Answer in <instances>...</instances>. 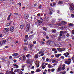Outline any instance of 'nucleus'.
<instances>
[{
    "label": "nucleus",
    "mask_w": 74,
    "mask_h": 74,
    "mask_svg": "<svg viewBox=\"0 0 74 74\" xmlns=\"http://www.w3.org/2000/svg\"><path fill=\"white\" fill-rule=\"evenodd\" d=\"M56 46L57 47H63L62 44L60 43L58 44V45H56Z\"/></svg>",
    "instance_id": "9"
},
{
    "label": "nucleus",
    "mask_w": 74,
    "mask_h": 74,
    "mask_svg": "<svg viewBox=\"0 0 74 74\" xmlns=\"http://www.w3.org/2000/svg\"><path fill=\"white\" fill-rule=\"evenodd\" d=\"M14 29V26H12L10 27V31H12V30H13Z\"/></svg>",
    "instance_id": "26"
},
{
    "label": "nucleus",
    "mask_w": 74,
    "mask_h": 74,
    "mask_svg": "<svg viewBox=\"0 0 74 74\" xmlns=\"http://www.w3.org/2000/svg\"><path fill=\"white\" fill-rule=\"evenodd\" d=\"M30 30V28H25V31L26 32H29V31Z\"/></svg>",
    "instance_id": "22"
},
{
    "label": "nucleus",
    "mask_w": 74,
    "mask_h": 74,
    "mask_svg": "<svg viewBox=\"0 0 74 74\" xmlns=\"http://www.w3.org/2000/svg\"><path fill=\"white\" fill-rule=\"evenodd\" d=\"M12 59V57L10 56L9 58V59Z\"/></svg>",
    "instance_id": "52"
},
{
    "label": "nucleus",
    "mask_w": 74,
    "mask_h": 74,
    "mask_svg": "<svg viewBox=\"0 0 74 74\" xmlns=\"http://www.w3.org/2000/svg\"><path fill=\"white\" fill-rule=\"evenodd\" d=\"M46 34H47V32H43V35L44 36H46Z\"/></svg>",
    "instance_id": "33"
},
{
    "label": "nucleus",
    "mask_w": 74,
    "mask_h": 74,
    "mask_svg": "<svg viewBox=\"0 0 74 74\" xmlns=\"http://www.w3.org/2000/svg\"><path fill=\"white\" fill-rule=\"evenodd\" d=\"M43 29L44 30H45V31H47V28L43 27Z\"/></svg>",
    "instance_id": "37"
},
{
    "label": "nucleus",
    "mask_w": 74,
    "mask_h": 74,
    "mask_svg": "<svg viewBox=\"0 0 74 74\" xmlns=\"http://www.w3.org/2000/svg\"><path fill=\"white\" fill-rule=\"evenodd\" d=\"M45 67H46V66L45 65V64L44 63H42V68L43 69H44Z\"/></svg>",
    "instance_id": "10"
},
{
    "label": "nucleus",
    "mask_w": 74,
    "mask_h": 74,
    "mask_svg": "<svg viewBox=\"0 0 74 74\" xmlns=\"http://www.w3.org/2000/svg\"><path fill=\"white\" fill-rule=\"evenodd\" d=\"M61 70V68L59 67L58 69V70H57V72H59V71H60Z\"/></svg>",
    "instance_id": "27"
},
{
    "label": "nucleus",
    "mask_w": 74,
    "mask_h": 74,
    "mask_svg": "<svg viewBox=\"0 0 74 74\" xmlns=\"http://www.w3.org/2000/svg\"><path fill=\"white\" fill-rule=\"evenodd\" d=\"M45 21H46V22H48L49 20L47 17H45Z\"/></svg>",
    "instance_id": "24"
},
{
    "label": "nucleus",
    "mask_w": 74,
    "mask_h": 74,
    "mask_svg": "<svg viewBox=\"0 0 74 74\" xmlns=\"http://www.w3.org/2000/svg\"><path fill=\"white\" fill-rule=\"evenodd\" d=\"M38 53H37V54H36L34 56V58L35 59H37L38 58Z\"/></svg>",
    "instance_id": "15"
},
{
    "label": "nucleus",
    "mask_w": 74,
    "mask_h": 74,
    "mask_svg": "<svg viewBox=\"0 0 74 74\" xmlns=\"http://www.w3.org/2000/svg\"><path fill=\"white\" fill-rule=\"evenodd\" d=\"M3 41H1L0 42V45H1V46H2V45H3Z\"/></svg>",
    "instance_id": "39"
},
{
    "label": "nucleus",
    "mask_w": 74,
    "mask_h": 74,
    "mask_svg": "<svg viewBox=\"0 0 74 74\" xmlns=\"http://www.w3.org/2000/svg\"><path fill=\"white\" fill-rule=\"evenodd\" d=\"M25 65L24 64H22L21 66V67L22 68H24V67H25Z\"/></svg>",
    "instance_id": "49"
},
{
    "label": "nucleus",
    "mask_w": 74,
    "mask_h": 74,
    "mask_svg": "<svg viewBox=\"0 0 74 74\" xmlns=\"http://www.w3.org/2000/svg\"><path fill=\"white\" fill-rule=\"evenodd\" d=\"M69 9L71 11H73L74 10V6L73 7H72V6H71V7L69 8Z\"/></svg>",
    "instance_id": "21"
},
{
    "label": "nucleus",
    "mask_w": 74,
    "mask_h": 74,
    "mask_svg": "<svg viewBox=\"0 0 74 74\" xmlns=\"http://www.w3.org/2000/svg\"><path fill=\"white\" fill-rule=\"evenodd\" d=\"M56 49L55 48H53L52 49V51H56Z\"/></svg>",
    "instance_id": "38"
},
{
    "label": "nucleus",
    "mask_w": 74,
    "mask_h": 74,
    "mask_svg": "<svg viewBox=\"0 0 74 74\" xmlns=\"http://www.w3.org/2000/svg\"><path fill=\"white\" fill-rule=\"evenodd\" d=\"M71 62V59H65L64 60V62L65 64H70Z\"/></svg>",
    "instance_id": "1"
},
{
    "label": "nucleus",
    "mask_w": 74,
    "mask_h": 74,
    "mask_svg": "<svg viewBox=\"0 0 74 74\" xmlns=\"http://www.w3.org/2000/svg\"><path fill=\"white\" fill-rule=\"evenodd\" d=\"M33 44H36V41H34V42H33Z\"/></svg>",
    "instance_id": "57"
},
{
    "label": "nucleus",
    "mask_w": 74,
    "mask_h": 74,
    "mask_svg": "<svg viewBox=\"0 0 74 74\" xmlns=\"http://www.w3.org/2000/svg\"><path fill=\"white\" fill-rule=\"evenodd\" d=\"M61 58L62 59H64V56H61Z\"/></svg>",
    "instance_id": "62"
},
{
    "label": "nucleus",
    "mask_w": 74,
    "mask_h": 74,
    "mask_svg": "<svg viewBox=\"0 0 74 74\" xmlns=\"http://www.w3.org/2000/svg\"><path fill=\"white\" fill-rule=\"evenodd\" d=\"M26 27L30 29V25L29 24H28L26 26Z\"/></svg>",
    "instance_id": "20"
},
{
    "label": "nucleus",
    "mask_w": 74,
    "mask_h": 74,
    "mask_svg": "<svg viewBox=\"0 0 74 74\" xmlns=\"http://www.w3.org/2000/svg\"><path fill=\"white\" fill-rule=\"evenodd\" d=\"M11 15H12V14L10 13V15H9L8 16V17L9 18H10V17L11 16Z\"/></svg>",
    "instance_id": "58"
},
{
    "label": "nucleus",
    "mask_w": 74,
    "mask_h": 74,
    "mask_svg": "<svg viewBox=\"0 0 74 74\" xmlns=\"http://www.w3.org/2000/svg\"><path fill=\"white\" fill-rule=\"evenodd\" d=\"M44 51V49H41L40 50L39 52L38 53V54L39 55H40L42 53H43Z\"/></svg>",
    "instance_id": "7"
},
{
    "label": "nucleus",
    "mask_w": 74,
    "mask_h": 74,
    "mask_svg": "<svg viewBox=\"0 0 74 74\" xmlns=\"http://www.w3.org/2000/svg\"><path fill=\"white\" fill-rule=\"evenodd\" d=\"M51 32L52 33H56V30L52 29L51 30Z\"/></svg>",
    "instance_id": "23"
},
{
    "label": "nucleus",
    "mask_w": 74,
    "mask_h": 74,
    "mask_svg": "<svg viewBox=\"0 0 74 74\" xmlns=\"http://www.w3.org/2000/svg\"><path fill=\"white\" fill-rule=\"evenodd\" d=\"M34 63H35L37 67H39V66H40V64L39 63V62L38 61L36 60L35 61Z\"/></svg>",
    "instance_id": "2"
},
{
    "label": "nucleus",
    "mask_w": 74,
    "mask_h": 74,
    "mask_svg": "<svg viewBox=\"0 0 74 74\" xmlns=\"http://www.w3.org/2000/svg\"><path fill=\"white\" fill-rule=\"evenodd\" d=\"M63 33H65V34H66V33H68V32H67V31H64L63 32Z\"/></svg>",
    "instance_id": "51"
},
{
    "label": "nucleus",
    "mask_w": 74,
    "mask_h": 74,
    "mask_svg": "<svg viewBox=\"0 0 74 74\" xmlns=\"http://www.w3.org/2000/svg\"><path fill=\"white\" fill-rule=\"evenodd\" d=\"M13 66L15 67H14V69H18L19 67V66L18 65L16 64H13Z\"/></svg>",
    "instance_id": "12"
},
{
    "label": "nucleus",
    "mask_w": 74,
    "mask_h": 74,
    "mask_svg": "<svg viewBox=\"0 0 74 74\" xmlns=\"http://www.w3.org/2000/svg\"><path fill=\"white\" fill-rule=\"evenodd\" d=\"M72 34H74V29L72 30Z\"/></svg>",
    "instance_id": "61"
},
{
    "label": "nucleus",
    "mask_w": 74,
    "mask_h": 74,
    "mask_svg": "<svg viewBox=\"0 0 74 74\" xmlns=\"http://www.w3.org/2000/svg\"><path fill=\"white\" fill-rule=\"evenodd\" d=\"M50 6L51 7H53V4L52 3H51L50 4Z\"/></svg>",
    "instance_id": "53"
},
{
    "label": "nucleus",
    "mask_w": 74,
    "mask_h": 74,
    "mask_svg": "<svg viewBox=\"0 0 74 74\" xmlns=\"http://www.w3.org/2000/svg\"><path fill=\"white\" fill-rule=\"evenodd\" d=\"M9 31H10V29L5 28L4 29L3 32H4V33H7V32H9Z\"/></svg>",
    "instance_id": "4"
},
{
    "label": "nucleus",
    "mask_w": 74,
    "mask_h": 74,
    "mask_svg": "<svg viewBox=\"0 0 74 74\" xmlns=\"http://www.w3.org/2000/svg\"><path fill=\"white\" fill-rule=\"evenodd\" d=\"M66 36V37H69L70 34H69V33L67 34Z\"/></svg>",
    "instance_id": "48"
},
{
    "label": "nucleus",
    "mask_w": 74,
    "mask_h": 74,
    "mask_svg": "<svg viewBox=\"0 0 74 74\" xmlns=\"http://www.w3.org/2000/svg\"><path fill=\"white\" fill-rule=\"evenodd\" d=\"M26 58H27L28 59H30V58L31 57V55H30L29 54H28L26 56Z\"/></svg>",
    "instance_id": "19"
},
{
    "label": "nucleus",
    "mask_w": 74,
    "mask_h": 74,
    "mask_svg": "<svg viewBox=\"0 0 74 74\" xmlns=\"http://www.w3.org/2000/svg\"><path fill=\"white\" fill-rule=\"evenodd\" d=\"M19 55V54H18V53H13L12 55V56H14H14H18V55Z\"/></svg>",
    "instance_id": "17"
},
{
    "label": "nucleus",
    "mask_w": 74,
    "mask_h": 74,
    "mask_svg": "<svg viewBox=\"0 0 74 74\" xmlns=\"http://www.w3.org/2000/svg\"><path fill=\"white\" fill-rule=\"evenodd\" d=\"M57 25L59 26H62V22L61 23H58L57 24Z\"/></svg>",
    "instance_id": "18"
},
{
    "label": "nucleus",
    "mask_w": 74,
    "mask_h": 74,
    "mask_svg": "<svg viewBox=\"0 0 74 74\" xmlns=\"http://www.w3.org/2000/svg\"><path fill=\"white\" fill-rule=\"evenodd\" d=\"M20 71H21L20 69H16L14 70V73H16V72H19Z\"/></svg>",
    "instance_id": "16"
},
{
    "label": "nucleus",
    "mask_w": 74,
    "mask_h": 74,
    "mask_svg": "<svg viewBox=\"0 0 74 74\" xmlns=\"http://www.w3.org/2000/svg\"><path fill=\"white\" fill-rule=\"evenodd\" d=\"M2 42L3 44H5V42H6V40H3V41Z\"/></svg>",
    "instance_id": "40"
},
{
    "label": "nucleus",
    "mask_w": 74,
    "mask_h": 74,
    "mask_svg": "<svg viewBox=\"0 0 74 74\" xmlns=\"http://www.w3.org/2000/svg\"><path fill=\"white\" fill-rule=\"evenodd\" d=\"M10 74H15V73H14L13 71H10Z\"/></svg>",
    "instance_id": "34"
},
{
    "label": "nucleus",
    "mask_w": 74,
    "mask_h": 74,
    "mask_svg": "<svg viewBox=\"0 0 74 74\" xmlns=\"http://www.w3.org/2000/svg\"><path fill=\"white\" fill-rule=\"evenodd\" d=\"M26 47H25L23 48V49L24 51H26Z\"/></svg>",
    "instance_id": "47"
},
{
    "label": "nucleus",
    "mask_w": 74,
    "mask_h": 74,
    "mask_svg": "<svg viewBox=\"0 0 74 74\" xmlns=\"http://www.w3.org/2000/svg\"><path fill=\"white\" fill-rule=\"evenodd\" d=\"M53 6H54V5H56V3L54 2L53 3Z\"/></svg>",
    "instance_id": "54"
},
{
    "label": "nucleus",
    "mask_w": 74,
    "mask_h": 74,
    "mask_svg": "<svg viewBox=\"0 0 74 74\" xmlns=\"http://www.w3.org/2000/svg\"><path fill=\"white\" fill-rule=\"evenodd\" d=\"M20 27L21 29H23V28H24V26L23 25H21Z\"/></svg>",
    "instance_id": "30"
},
{
    "label": "nucleus",
    "mask_w": 74,
    "mask_h": 74,
    "mask_svg": "<svg viewBox=\"0 0 74 74\" xmlns=\"http://www.w3.org/2000/svg\"><path fill=\"white\" fill-rule=\"evenodd\" d=\"M24 17L25 19H27L29 18V15L27 14H25L24 15Z\"/></svg>",
    "instance_id": "6"
},
{
    "label": "nucleus",
    "mask_w": 74,
    "mask_h": 74,
    "mask_svg": "<svg viewBox=\"0 0 74 74\" xmlns=\"http://www.w3.org/2000/svg\"><path fill=\"white\" fill-rule=\"evenodd\" d=\"M37 22L38 23H42V22H43V19H42V18H40V20L41 21L37 19Z\"/></svg>",
    "instance_id": "5"
},
{
    "label": "nucleus",
    "mask_w": 74,
    "mask_h": 74,
    "mask_svg": "<svg viewBox=\"0 0 74 74\" xmlns=\"http://www.w3.org/2000/svg\"><path fill=\"white\" fill-rule=\"evenodd\" d=\"M69 26H73V24H72L71 23H70V24H69Z\"/></svg>",
    "instance_id": "50"
},
{
    "label": "nucleus",
    "mask_w": 74,
    "mask_h": 74,
    "mask_svg": "<svg viewBox=\"0 0 74 74\" xmlns=\"http://www.w3.org/2000/svg\"><path fill=\"white\" fill-rule=\"evenodd\" d=\"M58 4H63V2L61 1H59L58 2Z\"/></svg>",
    "instance_id": "35"
},
{
    "label": "nucleus",
    "mask_w": 74,
    "mask_h": 74,
    "mask_svg": "<svg viewBox=\"0 0 74 74\" xmlns=\"http://www.w3.org/2000/svg\"><path fill=\"white\" fill-rule=\"evenodd\" d=\"M2 62H5V59L3 58L2 59Z\"/></svg>",
    "instance_id": "45"
},
{
    "label": "nucleus",
    "mask_w": 74,
    "mask_h": 74,
    "mask_svg": "<svg viewBox=\"0 0 74 74\" xmlns=\"http://www.w3.org/2000/svg\"><path fill=\"white\" fill-rule=\"evenodd\" d=\"M49 14H50V15H52V11H49Z\"/></svg>",
    "instance_id": "36"
},
{
    "label": "nucleus",
    "mask_w": 74,
    "mask_h": 74,
    "mask_svg": "<svg viewBox=\"0 0 74 74\" xmlns=\"http://www.w3.org/2000/svg\"><path fill=\"white\" fill-rule=\"evenodd\" d=\"M62 55L61 54H55V56L56 58H59L60 56Z\"/></svg>",
    "instance_id": "13"
},
{
    "label": "nucleus",
    "mask_w": 74,
    "mask_h": 74,
    "mask_svg": "<svg viewBox=\"0 0 74 74\" xmlns=\"http://www.w3.org/2000/svg\"><path fill=\"white\" fill-rule=\"evenodd\" d=\"M26 63H27V64H29V63H30V60H27L26 62Z\"/></svg>",
    "instance_id": "28"
},
{
    "label": "nucleus",
    "mask_w": 74,
    "mask_h": 74,
    "mask_svg": "<svg viewBox=\"0 0 74 74\" xmlns=\"http://www.w3.org/2000/svg\"><path fill=\"white\" fill-rule=\"evenodd\" d=\"M25 59V56H23V57H21L19 59L21 60H24Z\"/></svg>",
    "instance_id": "14"
},
{
    "label": "nucleus",
    "mask_w": 74,
    "mask_h": 74,
    "mask_svg": "<svg viewBox=\"0 0 74 74\" xmlns=\"http://www.w3.org/2000/svg\"><path fill=\"white\" fill-rule=\"evenodd\" d=\"M46 61L47 62H48V61H49V59L47 58L46 60Z\"/></svg>",
    "instance_id": "60"
},
{
    "label": "nucleus",
    "mask_w": 74,
    "mask_h": 74,
    "mask_svg": "<svg viewBox=\"0 0 74 74\" xmlns=\"http://www.w3.org/2000/svg\"><path fill=\"white\" fill-rule=\"evenodd\" d=\"M65 50H66V49H65V48H61V49L60 50H58V51L59 52H62L63 51H65Z\"/></svg>",
    "instance_id": "11"
},
{
    "label": "nucleus",
    "mask_w": 74,
    "mask_h": 74,
    "mask_svg": "<svg viewBox=\"0 0 74 74\" xmlns=\"http://www.w3.org/2000/svg\"><path fill=\"white\" fill-rule=\"evenodd\" d=\"M23 74V72L22 71H20L19 73V74Z\"/></svg>",
    "instance_id": "64"
},
{
    "label": "nucleus",
    "mask_w": 74,
    "mask_h": 74,
    "mask_svg": "<svg viewBox=\"0 0 74 74\" xmlns=\"http://www.w3.org/2000/svg\"><path fill=\"white\" fill-rule=\"evenodd\" d=\"M48 67L49 68H51V67H52V66H51V64H49L48 65Z\"/></svg>",
    "instance_id": "29"
},
{
    "label": "nucleus",
    "mask_w": 74,
    "mask_h": 74,
    "mask_svg": "<svg viewBox=\"0 0 74 74\" xmlns=\"http://www.w3.org/2000/svg\"><path fill=\"white\" fill-rule=\"evenodd\" d=\"M69 55L70 53L68 52H66V53H64V55L65 56L66 58L68 57V56H69Z\"/></svg>",
    "instance_id": "8"
},
{
    "label": "nucleus",
    "mask_w": 74,
    "mask_h": 74,
    "mask_svg": "<svg viewBox=\"0 0 74 74\" xmlns=\"http://www.w3.org/2000/svg\"><path fill=\"white\" fill-rule=\"evenodd\" d=\"M28 38V35H25V38H26V39H27V38Z\"/></svg>",
    "instance_id": "43"
},
{
    "label": "nucleus",
    "mask_w": 74,
    "mask_h": 74,
    "mask_svg": "<svg viewBox=\"0 0 74 74\" xmlns=\"http://www.w3.org/2000/svg\"><path fill=\"white\" fill-rule=\"evenodd\" d=\"M40 43L41 45H44V44H45V42L43 41L40 42Z\"/></svg>",
    "instance_id": "32"
},
{
    "label": "nucleus",
    "mask_w": 74,
    "mask_h": 74,
    "mask_svg": "<svg viewBox=\"0 0 74 74\" xmlns=\"http://www.w3.org/2000/svg\"><path fill=\"white\" fill-rule=\"evenodd\" d=\"M70 73L71 74H74V72L72 71H71Z\"/></svg>",
    "instance_id": "63"
},
{
    "label": "nucleus",
    "mask_w": 74,
    "mask_h": 74,
    "mask_svg": "<svg viewBox=\"0 0 74 74\" xmlns=\"http://www.w3.org/2000/svg\"><path fill=\"white\" fill-rule=\"evenodd\" d=\"M44 55V53H42L41 54L40 56H43Z\"/></svg>",
    "instance_id": "59"
},
{
    "label": "nucleus",
    "mask_w": 74,
    "mask_h": 74,
    "mask_svg": "<svg viewBox=\"0 0 74 74\" xmlns=\"http://www.w3.org/2000/svg\"><path fill=\"white\" fill-rule=\"evenodd\" d=\"M72 60L73 62H74V55L72 57Z\"/></svg>",
    "instance_id": "55"
},
{
    "label": "nucleus",
    "mask_w": 74,
    "mask_h": 74,
    "mask_svg": "<svg viewBox=\"0 0 74 74\" xmlns=\"http://www.w3.org/2000/svg\"><path fill=\"white\" fill-rule=\"evenodd\" d=\"M71 17H72V18H73L74 17V15L73 14H71Z\"/></svg>",
    "instance_id": "46"
},
{
    "label": "nucleus",
    "mask_w": 74,
    "mask_h": 74,
    "mask_svg": "<svg viewBox=\"0 0 74 74\" xmlns=\"http://www.w3.org/2000/svg\"><path fill=\"white\" fill-rule=\"evenodd\" d=\"M61 23L62 24V25H66V22L65 21H62L61 22Z\"/></svg>",
    "instance_id": "25"
},
{
    "label": "nucleus",
    "mask_w": 74,
    "mask_h": 74,
    "mask_svg": "<svg viewBox=\"0 0 74 74\" xmlns=\"http://www.w3.org/2000/svg\"><path fill=\"white\" fill-rule=\"evenodd\" d=\"M51 22H55V19H53V20L51 21Z\"/></svg>",
    "instance_id": "56"
},
{
    "label": "nucleus",
    "mask_w": 74,
    "mask_h": 74,
    "mask_svg": "<svg viewBox=\"0 0 74 74\" xmlns=\"http://www.w3.org/2000/svg\"><path fill=\"white\" fill-rule=\"evenodd\" d=\"M53 11V8H50L49 9V11Z\"/></svg>",
    "instance_id": "41"
},
{
    "label": "nucleus",
    "mask_w": 74,
    "mask_h": 74,
    "mask_svg": "<svg viewBox=\"0 0 74 74\" xmlns=\"http://www.w3.org/2000/svg\"><path fill=\"white\" fill-rule=\"evenodd\" d=\"M10 23H8L7 24H6V26L7 27H8V26H10Z\"/></svg>",
    "instance_id": "42"
},
{
    "label": "nucleus",
    "mask_w": 74,
    "mask_h": 74,
    "mask_svg": "<svg viewBox=\"0 0 74 74\" xmlns=\"http://www.w3.org/2000/svg\"><path fill=\"white\" fill-rule=\"evenodd\" d=\"M41 69H37L36 70V72H40V71H41Z\"/></svg>",
    "instance_id": "31"
},
{
    "label": "nucleus",
    "mask_w": 74,
    "mask_h": 74,
    "mask_svg": "<svg viewBox=\"0 0 74 74\" xmlns=\"http://www.w3.org/2000/svg\"><path fill=\"white\" fill-rule=\"evenodd\" d=\"M34 44H29L28 45V46L29 48H31V49H32V48H33V47H34Z\"/></svg>",
    "instance_id": "3"
},
{
    "label": "nucleus",
    "mask_w": 74,
    "mask_h": 74,
    "mask_svg": "<svg viewBox=\"0 0 74 74\" xmlns=\"http://www.w3.org/2000/svg\"><path fill=\"white\" fill-rule=\"evenodd\" d=\"M55 71V69H52L51 70V71H52V72H53Z\"/></svg>",
    "instance_id": "44"
}]
</instances>
